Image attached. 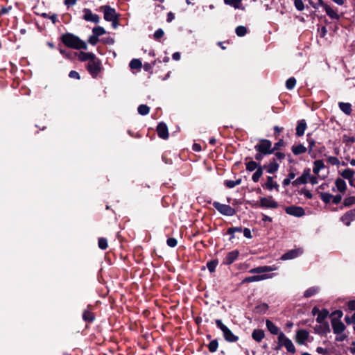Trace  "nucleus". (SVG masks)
I'll use <instances>...</instances> for the list:
<instances>
[{
	"label": "nucleus",
	"mask_w": 355,
	"mask_h": 355,
	"mask_svg": "<svg viewBox=\"0 0 355 355\" xmlns=\"http://www.w3.org/2000/svg\"><path fill=\"white\" fill-rule=\"evenodd\" d=\"M62 42L68 47L74 49H87L85 42L72 33H66L62 36Z\"/></svg>",
	"instance_id": "nucleus-1"
},
{
	"label": "nucleus",
	"mask_w": 355,
	"mask_h": 355,
	"mask_svg": "<svg viewBox=\"0 0 355 355\" xmlns=\"http://www.w3.org/2000/svg\"><path fill=\"white\" fill-rule=\"evenodd\" d=\"M216 324L219 328L223 334L225 340L229 343H235L238 341L239 337L234 335L232 331L225 325L220 320H216Z\"/></svg>",
	"instance_id": "nucleus-2"
},
{
	"label": "nucleus",
	"mask_w": 355,
	"mask_h": 355,
	"mask_svg": "<svg viewBox=\"0 0 355 355\" xmlns=\"http://www.w3.org/2000/svg\"><path fill=\"white\" fill-rule=\"evenodd\" d=\"M101 10L104 13V19L107 21H111L114 28L118 25L119 15L116 14L115 10L110 6H104L101 7Z\"/></svg>",
	"instance_id": "nucleus-3"
},
{
	"label": "nucleus",
	"mask_w": 355,
	"mask_h": 355,
	"mask_svg": "<svg viewBox=\"0 0 355 355\" xmlns=\"http://www.w3.org/2000/svg\"><path fill=\"white\" fill-rule=\"evenodd\" d=\"M285 347L286 350L292 354L295 353V347L291 341L283 332H280L278 336V346L276 349H280L282 347Z\"/></svg>",
	"instance_id": "nucleus-4"
},
{
	"label": "nucleus",
	"mask_w": 355,
	"mask_h": 355,
	"mask_svg": "<svg viewBox=\"0 0 355 355\" xmlns=\"http://www.w3.org/2000/svg\"><path fill=\"white\" fill-rule=\"evenodd\" d=\"M87 69L92 77H96L102 69L101 60L95 56L88 62Z\"/></svg>",
	"instance_id": "nucleus-5"
},
{
	"label": "nucleus",
	"mask_w": 355,
	"mask_h": 355,
	"mask_svg": "<svg viewBox=\"0 0 355 355\" xmlns=\"http://www.w3.org/2000/svg\"><path fill=\"white\" fill-rule=\"evenodd\" d=\"M254 148L257 151L263 155H270L274 152V149L272 148V143L268 139H261L260 142L254 146Z\"/></svg>",
	"instance_id": "nucleus-6"
},
{
	"label": "nucleus",
	"mask_w": 355,
	"mask_h": 355,
	"mask_svg": "<svg viewBox=\"0 0 355 355\" xmlns=\"http://www.w3.org/2000/svg\"><path fill=\"white\" fill-rule=\"evenodd\" d=\"M213 206L219 211L221 214L232 216L236 214V211L234 208L228 205L221 204L218 202H214Z\"/></svg>",
	"instance_id": "nucleus-7"
},
{
	"label": "nucleus",
	"mask_w": 355,
	"mask_h": 355,
	"mask_svg": "<svg viewBox=\"0 0 355 355\" xmlns=\"http://www.w3.org/2000/svg\"><path fill=\"white\" fill-rule=\"evenodd\" d=\"M259 207L261 208L276 209L279 207V204L272 196H268L260 198Z\"/></svg>",
	"instance_id": "nucleus-8"
},
{
	"label": "nucleus",
	"mask_w": 355,
	"mask_h": 355,
	"mask_svg": "<svg viewBox=\"0 0 355 355\" xmlns=\"http://www.w3.org/2000/svg\"><path fill=\"white\" fill-rule=\"evenodd\" d=\"M310 175H311L310 168H305L304 170L302 175L300 176L299 178H297V179H295L293 182V184L295 186H298L300 184H306L308 182V181L309 180Z\"/></svg>",
	"instance_id": "nucleus-9"
},
{
	"label": "nucleus",
	"mask_w": 355,
	"mask_h": 355,
	"mask_svg": "<svg viewBox=\"0 0 355 355\" xmlns=\"http://www.w3.org/2000/svg\"><path fill=\"white\" fill-rule=\"evenodd\" d=\"M286 213L287 214L295 216V217H301L305 214V211L304 209L301 207L297 206H290L287 207L285 209Z\"/></svg>",
	"instance_id": "nucleus-10"
},
{
	"label": "nucleus",
	"mask_w": 355,
	"mask_h": 355,
	"mask_svg": "<svg viewBox=\"0 0 355 355\" xmlns=\"http://www.w3.org/2000/svg\"><path fill=\"white\" fill-rule=\"evenodd\" d=\"M331 326L335 334H340L345 329L344 323L340 319L332 318Z\"/></svg>",
	"instance_id": "nucleus-11"
},
{
	"label": "nucleus",
	"mask_w": 355,
	"mask_h": 355,
	"mask_svg": "<svg viewBox=\"0 0 355 355\" xmlns=\"http://www.w3.org/2000/svg\"><path fill=\"white\" fill-rule=\"evenodd\" d=\"M274 276L273 274H263V275H254L245 277L243 280V283H248V282H259L262 280H265L267 279H270Z\"/></svg>",
	"instance_id": "nucleus-12"
},
{
	"label": "nucleus",
	"mask_w": 355,
	"mask_h": 355,
	"mask_svg": "<svg viewBox=\"0 0 355 355\" xmlns=\"http://www.w3.org/2000/svg\"><path fill=\"white\" fill-rule=\"evenodd\" d=\"M84 16L83 19L87 21H92L94 23L99 22V17L96 14H94L89 9L84 8L83 9Z\"/></svg>",
	"instance_id": "nucleus-13"
},
{
	"label": "nucleus",
	"mask_w": 355,
	"mask_h": 355,
	"mask_svg": "<svg viewBox=\"0 0 355 355\" xmlns=\"http://www.w3.org/2000/svg\"><path fill=\"white\" fill-rule=\"evenodd\" d=\"M278 268L276 266H259L254 268L250 270L249 272L251 274H259L263 273L266 272H271L276 270Z\"/></svg>",
	"instance_id": "nucleus-14"
},
{
	"label": "nucleus",
	"mask_w": 355,
	"mask_h": 355,
	"mask_svg": "<svg viewBox=\"0 0 355 355\" xmlns=\"http://www.w3.org/2000/svg\"><path fill=\"white\" fill-rule=\"evenodd\" d=\"M355 219V209H351L345 213L340 218V220L347 226H349L352 221Z\"/></svg>",
	"instance_id": "nucleus-15"
},
{
	"label": "nucleus",
	"mask_w": 355,
	"mask_h": 355,
	"mask_svg": "<svg viewBox=\"0 0 355 355\" xmlns=\"http://www.w3.org/2000/svg\"><path fill=\"white\" fill-rule=\"evenodd\" d=\"M302 252H303V250L300 248L291 250L288 252H287L286 253L284 254L282 256L281 259L282 260L292 259L299 257L300 254H302Z\"/></svg>",
	"instance_id": "nucleus-16"
},
{
	"label": "nucleus",
	"mask_w": 355,
	"mask_h": 355,
	"mask_svg": "<svg viewBox=\"0 0 355 355\" xmlns=\"http://www.w3.org/2000/svg\"><path fill=\"white\" fill-rule=\"evenodd\" d=\"M309 333L304 329H301L297 331L295 336V341L300 345H304L305 341L308 340Z\"/></svg>",
	"instance_id": "nucleus-17"
},
{
	"label": "nucleus",
	"mask_w": 355,
	"mask_h": 355,
	"mask_svg": "<svg viewBox=\"0 0 355 355\" xmlns=\"http://www.w3.org/2000/svg\"><path fill=\"white\" fill-rule=\"evenodd\" d=\"M239 254V250H232L228 252L223 260V263L225 265L232 264L235 260L237 259Z\"/></svg>",
	"instance_id": "nucleus-18"
},
{
	"label": "nucleus",
	"mask_w": 355,
	"mask_h": 355,
	"mask_svg": "<svg viewBox=\"0 0 355 355\" xmlns=\"http://www.w3.org/2000/svg\"><path fill=\"white\" fill-rule=\"evenodd\" d=\"M157 132L158 136L163 139H166L168 137V128L164 123H159L157 127Z\"/></svg>",
	"instance_id": "nucleus-19"
},
{
	"label": "nucleus",
	"mask_w": 355,
	"mask_h": 355,
	"mask_svg": "<svg viewBox=\"0 0 355 355\" xmlns=\"http://www.w3.org/2000/svg\"><path fill=\"white\" fill-rule=\"evenodd\" d=\"M319 324V325H316L314 328L316 334L326 335L330 332V327L328 322H322Z\"/></svg>",
	"instance_id": "nucleus-20"
},
{
	"label": "nucleus",
	"mask_w": 355,
	"mask_h": 355,
	"mask_svg": "<svg viewBox=\"0 0 355 355\" xmlns=\"http://www.w3.org/2000/svg\"><path fill=\"white\" fill-rule=\"evenodd\" d=\"M335 186L336 190L340 193H344L347 190V184L345 181L341 178L336 179Z\"/></svg>",
	"instance_id": "nucleus-21"
},
{
	"label": "nucleus",
	"mask_w": 355,
	"mask_h": 355,
	"mask_svg": "<svg viewBox=\"0 0 355 355\" xmlns=\"http://www.w3.org/2000/svg\"><path fill=\"white\" fill-rule=\"evenodd\" d=\"M263 187L269 191H272L273 189L278 190L279 185L276 182L274 181L272 177L268 176L267 178V182Z\"/></svg>",
	"instance_id": "nucleus-22"
},
{
	"label": "nucleus",
	"mask_w": 355,
	"mask_h": 355,
	"mask_svg": "<svg viewBox=\"0 0 355 355\" xmlns=\"http://www.w3.org/2000/svg\"><path fill=\"white\" fill-rule=\"evenodd\" d=\"M95 56L96 55L93 53L83 51L80 52L78 55V59L83 62L87 60L89 62L92 58H94Z\"/></svg>",
	"instance_id": "nucleus-23"
},
{
	"label": "nucleus",
	"mask_w": 355,
	"mask_h": 355,
	"mask_svg": "<svg viewBox=\"0 0 355 355\" xmlns=\"http://www.w3.org/2000/svg\"><path fill=\"white\" fill-rule=\"evenodd\" d=\"M306 128V123L305 120L302 119L298 122L296 128V135L299 137L302 136Z\"/></svg>",
	"instance_id": "nucleus-24"
},
{
	"label": "nucleus",
	"mask_w": 355,
	"mask_h": 355,
	"mask_svg": "<svg viewBox=\"0 0 355 355\" xmlns=\"http://www.w3.org/2000/svg\"><path fill=\"white\" fill-rule=\"evenodd\" d=\"M266 327L268 330L273 335L279 334V329L270 320H266Z\"/></svg>",
	"instance_id": "nucleus-25"
},
{
	"label": "nucleus",
	"mask_w": 355,
	"mask_h": 355,
	"mask_svg": "<svg viewBox=\"0 0 355 355\" xmlns=\"http://www.w3.org/2000/svg\"><path fill=\"white\" fill-rule=\"evenodd\" d=\"M265 336L262 329H254L252 334V338L257 342H261Z\"/></svg>",
	"instance_id": "nucleus-26"
},
{
	"label": "nucleus",
	"mask_w": 355,
	"mask_h": 355,
	"mask_svg": "<svg viewBox=\"0 0 355 355\" xmlns=\"http://www.w3.org/2000/svg\"><path fill=\"white\" fill-rule=\"evenodd\" d=\"M324 168V164L323 161L318 159L315 160L313 162V172L315 175H318L320 171Z\"/></svg>",
	"instance_id": "nucleus-27"
},
{
	"label": "nucleus",
	"mask_w": 355,
	"mask_h": 355,
	"mask_svg": "<svg viewBox=\"0 0 355 355\" xmlns=\"http://www.w3.org/2000/svg\"><path fill=\"white\" fill-rule=\"evenodd\" d=\"M224 3L227 5L233 6L235 9H241L244 8L242 7V0H223Z\"/></svg>",
	"instance_id": "nucleus-28"
},
{
	"label": "nucleus",
	"mask_w": 355,
	"mask_h": 355,
	"mask_svg": "<svg viewBox=\"0 0 355 355\" xmlns=\"http://www.w3.org/2000/svg\"><path fill=\"white\" fill-rule=\"evenodd\" d=\"M327 15L331 19H338L339 18V15L338 14L336 10H334L329 6L327 5L324 8Z\"/></svg>",
	"instance_id": "nucleus-29"
},
{
	"label": "nucleus",
	"mask_w": 355,
	"mask_h": 355,
	"mask_svg": "<svg viewBox=\"0 0 355 355\" xmlns=\"http://www.w3.org/2000/svg\"><path fill=\"white\" fill-rule=\"evenodd\" d=\"M328 315H329V311L327 309H322L318 314L317 318H316V321L318 323L327 322L324 320L327 318Z\"/></svg>",
	"instance_id": "nucleus-30"
},
{
	"label": "nucleus",
	"mask_w": 355,
	"mask_h": 355,
	"mask_svg": "<svg viewBox=\"0 0 355 355\" xmlns=\"http://www.w3.org/2000/svg\"><path fill=\"white\" fill-rule=\"evenodd\" d=\"M306 151V148L305 146H304L302 144L293 146L292 147V152L295 155L304 153Z\"/></svg>",
	"instance_id": "nucleus-31"
},
{
	"label": "nucleus",
	"mask_w": 355,
	"mask_h": 355,
	"mask_svg": "<svg viewBox=\"0 0 355 355\" xmlns=\"http://www.w3.org/2000/svg\"><path fill=\"white\" fill-rule=\"evenodd\" d=\"M340 109L346 114L349 115L352 112V106L349 103H339Z\"/></svg>",
	"instance_id": "nucleus-32"
},
{
	"label": "nucleus",
	"mask_w": 355,
	"mask_h": 355,
	"mask_svg": "<svg viewBox=\"0 0 355 355\" xmlns=\"http://www.w3.org/2000/svg\"><path fill=\"white\" fill-rule=\"evenodd\" d=\"M278 168H279V164L277 163V162L275 159H273L268 164V166L267 167V172L269 173H274L278 170Z\"/></svg>",
	"instance_id": "nucleus-33"
},
{
	"label": "nucleus",
	"mask_w": 355,
	"mask_h": 355,
	"mask_svg": "<svg viewBox=\"0 0 355 355\" xmlns=\"http://www.w3.org/2000/svg\"><path fill=\"white\" fill-rule=\"evenodd\" d=\"M262 175H263V169H262V167L261 166H259L257 168V171L254 172V173L252 175V180H253V182H257L259 180V178L261 177Z\"/></svg>",
	"instance_id": "nucleus-34"
},
{
	"label": "nucleus",
	"mask_w": 355,
	"mask_h": 355,
	"mask_svg": "<svg viewBox=\"0 0 355 355\" xmlns=\"http://www.w3.org/2000/svg\"><path fill=\"white\" fill-rule=\"evenodd\" d=\"M129 65L132 69H140L142 67L141 62L139 59H132Z\"/></svg>",
	"instance_id": "nucleus-35"
},
{
	"label": "nucleus",
	"mask_w": 355,
	"mask_h": 355,
	"mask_svg": "<svg viewBox=\"0 0 355 355\" xmlns=\"http://www.w3.org/2000/svg\"><path fill=\"white\" fill-rule=\"evenodd\" d=\"M319 288L316 286L311 287L309 289H307L304 294V296L306 297H310L317 293H318Z\"/></svg>",
	"instance_id": "nucleus-36"
},
{
	"label": "nucleus",
	"mask_w": 355,
	"mask_h": 355,
	"mask_svg": "<svg viewBox=\"0 0 355 355\" xmlns=\"http://www.w3.org/2000/svg\"><path fill=\"white\" fill-rule=\"evenodd\" d=\"M138 113L142 116L147 115L150 112V107L146 105H140L138 107Z\"/></svg>",
	"instance_id": "nucleus-37"
},
{
	"label": "nucleus",
	"mask_w": 355,
	"mask_h": 355,
	"mask_svg": "<svg viewBox=\"0 0 355 355\" xmlns=\"http://www.w3.org/2000/svg\"><path fill=\"white\" fill-rule=\"evenodd\" d=\"M354 175V171L350 168L344 169L341 172V175L345 179H351Z\"/></svg>",
	"instance_id": "nucleus-38"
},
{
	"label": "nucleus",
	"mask_w": 355,
	"mask_h": 355,
	"mask_svg": "<svg viewBox=\"0 0 355 355\" xmlns=\"http://www.w3.org/2000/svg\"><path fill=\"white\" fill-rule=\"evenodd\" d=\"M321 200L326 204L331 201L333 195L329 193H320V194Z\"/></svg>",
	"instance_id": "nucleus-39"
},
{
	"label": "nucleus",
	"mask_w": 355,
	"mask_h": 355,
	"mask_svg": "<svg viewBox=\"0 0 355 355\" xmlns=\"http://www.w3.org/2000/svg\"><path fill=\"white\" fill-rule=\"evenodd\" d=\"M241 183V179L234 180H226L225 184L228 188H234V187L239 185Z\"/></svg>",
	"instance_id": "nucleus-40"
},
{
	"label": "nucleus",
	"mask_w": 355,
	"mask_h": 355,
	"mask_svg": "<svg viewBox=\"0 0 355 355\" xmlns=\"http://www.w3.org/2000/svg\"><path fill=\"white\" fill-rule=\"evenodd\" d=\"M355 204V196H349L344 199L343 205L345 207H350Z\"/></svg>",
	"instance_id": "nucleus-41"
},
{
	"label": "nucleus",
	"mask_w": 355,
	"mask_h": 355,
	"mask_svg": "<svg viewBox=\"0 0 355 355\" xmlns=\"http://www.w3.org/2000/svg\"><path fill=\"white\" fill-rule=\"evenodd\" d=\"M235 32L239 37H243L247 33V28L245 26H239L236 27Z\"/></svg>",
	"instance_id": "nucleus-42"
},
{
	"label": "nucleus",
	"mask_w": 355,
	"mask_h": 355,
	"mask_svg": "<svg viewBox=\"0 0 355 355\" xmlns=\"http://www.w3.org/2000/svg\"><path fill=\"white\" fill-rule=\"evenodd\" d=\"M246 170L248 171H253L255 169H257L258 164L254 161H250L247 162L246 164Z\"/></svg>",
	"instance_id": "nucleus-43"
},
{
	"label": "nucleus",
	"mask_w": 355,
	"mask_h": 355,
	"mask_svg": "<svg viewBox=\"0 0 355 355\" xmlns=\"http://www.w3.org/2000/svg\"><path fill=\"white\" fill-rule=\"evenodd\" d=\"M296 84V80L295 78L292 77L288 78L286 82V87L288 89H293Z\"/></svg>",
	"instance_id": "nucleus-44"
},
{
	"label": "nucleus",
	"mask_w": 355,
	"mask_h": 355,
	"mask_svg": "<svg viewBox=\"0 0 355 355\" xmlns=\"http://www.w3.org/2000/svg\"><path fill=\"white\" fill-rule=\"evenodd\" d=\"M92 33L96 36H97L98 37L99 36L103 35V34H105V29L103 27L97 26V27H94L92 29Z\"/></svg>",
	"instance_id": "nucleus-45"
},
{
	"label": "nucleus",
	"mask_w": 355,
	"mask_h": 355,
	"mask_svg": "<svg viewBox=\"0 0 355 355\" xmlns=\"http://www.w3.org/2000/svg\"><path fill=\"white\" fill-rule=\"evenodd\" d=\"M295 178V173L293 171L290 172L288 175V178H285L283 181L284 186H288L291 184V180Z\"/></svg>",
	"instance_id": "nucleus-46"
},
{
	"label": "nucleus",
	"mask_w": 355,
	"mask_h": 355,
	"mask_svg": "<svg viewBox=\"0 0 355 355\" xmlns=\"http://www.w3.org/2000/svg\"><path fill=\"white\" fill-rule=\"evenodd\" d=\"M218 347V343L216 340H214L211 341L208 345L209 350L211 352H215L217 350Z\"/></svg>",
	"instance_id": "nucleus-47"
},
{
	"label": "nucleus",
	"mask_w": 355,
	"mask_h": 355,
	"mask_svg": "<svg viewBox=\"0 0 355 355\" xmlns=\"http://www.w3.org/2000/svg\"><path fill=\"white\" fill-rule=\"evenodd\" d=\"M83 318L85 321L92 322L94 320L92 313L89 311H85L83 315Z\"/></svg>",
	"instance_id": "nucleus-48"
},
{
	"label": "nucleus",
	"mask_w": 355,
	"mask_h": 355,
	"mask_svg": "<svg viewBox=\"0 0 355 355\" xmlns=\"http://www.w3.org/2000/svg\"><path fill=\"white\" fill-rule=\"evenodd\" d=\"M98 247L102 250H105L107 248V241L105 238L98 239Z\"/></svg>",
	"instance_id": "nucleus-49"
},
{
	"label": "nucleus",
	"mask_w": 355,
	"mask_h": 355,
	"mask_svg": "<svg viewBox=\"0 0 355 355\" xmlns=\"http://www.w3.org/2000/svg\"><path fill=\"white\" fill-rule=\"evenodd\" d=\"M295 6L297 10L302 11L304 8V3L302 0H295L294 1Z\"/></svg>",
	"instance_id": "nucleus-50"
},
{
	"label": "nucleus",
	"mask_w": 355,
	"mask_h": 355,
	"mask_svg": "<svg viewBox=\"0 0 355 355\" xmlns=\"http://www.w3.org/2000/svg\"><path fill=\"white\" fill-rule=\"evenodd\" d=\"M88 42L92 45H96L98 42V37L93 33L92 35L89 36Z\"/></svg>",
	"instance_id": "nucleus-51"
},
{
	"label": "nucleus",
	"mask_w": 355,
	"mask_h": 355,
	"mask_svg": "<svg viewBox=\"0 0 355 355\" xmlns=\"http://www.w3.org/2000/svg\"><path fill=\"white\" fill-rule=\"evenodd\" d=\"M166 243L169 247L174 248L177 245L178 241L175 238H169L167 239Z\"/></svg>",
	"instance_id": "nucleus-52"
},
{
	"label": "nucleus",
	"mask_w": 355,
	"mask_h": 355,
	"mask_svg": "<svg viewBox=\"0 0 355 355\" xmlns=\"http://www.w3.org/2000/svg\"><path fill=\"white\" fill-rule=\"evenodd\" d=\"M242 228L239 227H231L227 230V233L230 235H233L235 232H241Z\"/></svg>",
	"instance_id": "nucleus-53"
},
{
	"label": "nucleus",
	"mask_w": 355,
	"mask_h": 355,
	"mask_svg": "<svg viewBox=\"0 0 355 355\" xmlns=\"http://www.w3.org/2000/svg\"><path fill=\"white\" fill-rule=\"evenodd\" d=\"M164 35V31L161 28L157 29L154 33V37L157 40L160 39Z\"/></svg>",
	"instance_id": "nucleus-54"
},
{
	"label": "nucleus",
	"mask_w": 355,
	"mask_h": 355,
	"mask_svg": "<svg viewBox=\"0 0 355 355\" xmlns=\"http://www.w3.org/2000/svg\"><path fill=\"white\" fill-rule=\"evenodd\" d=\"M207 268H208V270H209L211 272H214V271L215 270V269H216V266H217V262H216V261L209 262V263H207Z\"/></svg>",
	"instance_id": "nucleus-55"
},
{
	"label": "nucleus",
	"mask_w": 355,
	"mask_h": 355,
	"mask_svg": "<svg viewBox=\"0 0 355 355\" xmlns=\"http://www.w3.org/2000/svg\"><path fill=\"white\" fill-rule=\"evenodd\" d=\"M345 320L349 324H354L355 322V312L352 316H346Z\"/></svg>",
	"instance_id": "nucleus-56"
},
{
	"label": "nucleus",
	"mask_w": 355,
	"mask_h": 355,
	"mask_svg": "<svg viewBox=\"0 0 355 355\" xmlns=\"http://www.w3.org/2000/svg\"><path fill=\"white\" fill-rule=\"evenodd\" d=\"M342 200V196L340 195L333 196L331 201L334 204L338 205Z\"/></svg>",
	"instance_id": "nucleus-57"
},
{
	"label": "nucleus",
	"mask_w": 355,
	"mask_h": 355,
	"mask_svg": "<svg viewBox=\"0 0 355 355\" xmlns=\"http://www.w3.org/2000/svg\"><path fill=\"white\" fill-rule=\"evenodd\" d=\"M69 76L71 78H75V79H80V75L79 73L76 71H71L69 72Z\"/></svg>",
	"instance_id": "nucleus-58"
},
{
	"label": "nucleus",
	"mask_w": 355,
	"mask_h": 355,
	"mask_svg": "<svg viewBox=\"0 0 355 355\" xmlns=\"http://www.w3.org/2000/svg\"><path fill=\"white\" fill-rule=\"evenodd\" d=\"M328 160L333 165H337L340 163L338 159L336 157H329Z\"/></svg>",
	"instance_id": "nucleus-59"
},
{
	"label": "nucleus",
	"mask_w": 355,
	"mask_h": 355,
	"mask_svg": "<svg viewBox=\"0 0 355 355\" xmlns=\"http://www.w3.org/2000/svg\"><path fill=\"white\" fill-rule=\"evenodd\" d=\"M302 193H303L304 195V196L308 198V199H311L312 197H313V195L312 193H311L310 191L307 190V189H304L301 191Z\"/></svg>",
	"instance_id": "nucleus-60"
},
{
	"label": "nucleus",
	"mask_w": 355,
	"mask_h": 355,
	"mask_svg": "<svg viewBox=\"0 0 355 355\" xmlns=\"http://www.w3.org/2000/svg\"><path fill=\"white\" fill-rule=\"evenodd\" d=\"M243 235H244L245 237H246L248 239H251L252 237V234H251V231L248 228H245L243 230Z\"/></svg>",
	"instance_id": "nucleus-61"
},
{
	"label": "nucleus",
	"mask_w": 355,
	"mask_h": 355,
	"mask_svg": "<svg viewBox=\"0 0 355 355\" xmlns=\"http://www.w3.org/2000/svg\"><path fill=\"white\" fill-rule=\"evenodd\" d=\"M316 352L318 354H327L328 353V350L327 349L322 348L321 347H318L316 348Z\"/></svg>",
	"instance_id": "nucleus-62"
},
{
	"label": "nucleus",
	"mask_w": 355,
	"mask_h": 355,
	"mask_svg": "<svg viewBox=\"0 0 355 355\" xmlns=\"http://www.w3.org/2000/svg\"><path fill=\"white\" fill-rule=\"evenodd\" d=\"M76 0H64V4L69 7L71 6H74L76 3Z\"/></svg>",
	"instance_id": "nucleus-63"
},
{
	"label": "nucleus",
	"mask_w": 355,
	"mask_h": 355,
	"mask_svg": "<svg viewBox=\"0 0 355 355\" xmlns=\"http://www.w3.org/2000/svg\"><path fill=\"white\" fill-rule=\"evenodd\" d=\"M348 308L350 310H355V300L350 301L348 302Z\"/></svg>",
	"instance_id": "nucleus-64"
}]
</instances>
